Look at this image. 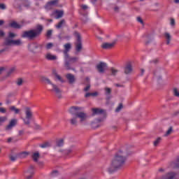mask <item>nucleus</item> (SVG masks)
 <instances>
[{"mask_svg": "<svg viewBox=\"0 0 179 179\" xmlns=\"http://www.w3.org/2000/svg\"><path fill=\"white\" fill-rule=\"evenodd\" d=\"M43 29V25L38 24L36 25V29H30L29 31H23L21 37L22 38H27L30 41H33V40H36L37 37H40V36H41Z\"/></svg>", "mask_w": 179, "mask_h": 179, "instance_id": "f03ea898", "label": "nucleus"}, {"mask_svg": "<svg viewBox=\"0 0 179 179\" xmlns=\"http://www.w3.org/2000/svg\"><path fill=\"white\" fill-rule=\"evenodd\" d=\"M52 177H55V176H58V172H57V171H54L52 173Z\"/></svg>", "mask_w": 179, "mask_h": 179, "instance_id": "052dcab7", "label": "nucleus"}, {"mask_svg": "<svg viewBox=\"0 0 179 179\" xmlns=\"http://www.w3.org/2000/svg\"><path fill=\"white\" fill-rule=\"evenodd\" d=\"M34 166L33 165H31L29 168V169L27 171V174H29L28 176H27L26 179H30L31 177H33V174H34Z\"/></svg>", "mask_w": 179, "mask_h": 179, "instance_id": "6ab92c4d", "label": "nucleus"}, {"mask_svg": "<svg viewBox=\"0 0 179 179\" xmlns=\"http://www.w3.org/2000/svg\"><path fill=\"white\" fill-rule=\"evenodd\" d=\"M78 117L75 116L74 117L71 118L70 120V123L71 125H73L74 127L78 126Z\"/></svg>", "mask_w": 179, "mask_h": 179, "instance_id": "bb28decb", "label": "nucleus"}, {"mask_svg": "<svg viewBox=\"0 0 179 179\" xmlns=\"http://www.w3.org/2000/svg\"><path fill=\"white\" fill-rule=\"evenodd\" d=\"M5 36V32L3 30H0V37H3Z\"/></svg>", "mask_w": 179, "mask_h": 179, "instance_id": "680f3d73", "label": "nucleus"}, {"mask_svg": "<svg viewBox=\"0 0 179 179\" xmlns=\"http://www.w3.org/2000/svg\"><path fill=\"white\" fill-rule=\"evenodd\" d=\"M81 8L83 10H86L87 9H89V7L85 4L81 5Z\"/></svg>", "mask_w": 179, "mask_h": 179, "instance_id": "5fc2aeb1", "label": "nucleus"}, {"mask_svg": "<svg viewBox=\"0 0 179 179\" xmlns=\"http://www.w3.org/2000/svg\"><path fill=\"white\" fill-rule=\"evenodd\" d=\"M63 24H65V20H62L57 25H56V27L57 29H61L62 27Z\"/></svg>", "mask_w": 179, "mask_h": 179, "instance_id": "f704fd0d", "label": "nucleus"}, {"mask_svg": "<svg viewBox=\"0 0 179 179\" xmlns=\"http://www.w3.org/2000/svg\"><path fill=\"white\" fill-rule=\"evenodd\" d=\"M25 8L26 9H29L30 1L29 0H22V8Z\"/></svg>", "mask_w": 179, "mask_h": 179, "instance_id": "393cba45", "label": "nucleus"}, {"mask_svg": "<svg viewBox=\"0 0 179 179\" xmlns=\"http://www.w3.org/2000/svg\"><path fill=\"white\" fill-rule=\"evenodd\" d=\"M17 124V119H12L9 124L6 127V131H12V128L13 127H16Z\"/></svg>", "mask_w": 179, "mask_h": 179, "instance_id": "4468645a", "label": "nucleus"}, {"mask_svg": "<svg viewBox=\"0 0 179 179\" xmlns=\"http://www.w3.org/2000/svg\"><path fill=\"white\" fill-rule=\"evenodd\" d=\"M52 47H54V44L52 43H49L46 45V50H51Z\"/></svg>", "mask_w": 179, "mask_h": 179, "instance_id": "c03bdc74", "label": "nucleus"}, {"mask_svg": "<svg viewBox=\"0 0 179 179\" xmlns=\"http://www.w3.org/2000/svg\"><path fill=\"white\" fill-rule=\"evenodd\" d=\"M161 179H179V174L173 172H169L164 175Z\"/></svg>", "mask_w": 179, "mask_h": 179, "instance_id": "9b49d317", "label": "nucleus"}, {"mask_svg": "<svg viewBox=\"0 0 179 179\" xmlns=\"http://www.w3.org/2000/svg\"><path fill=\"white\" fill-rule=\"evenodd\" d=\"M165 71L164 69L162 67H158L154 71V76L157 79V80H162L163 78V75H164Z\"/></svg>", "mask_w": 179, "mask_h": 179, "instance_id": "1a4fd4ad", "label": "nucleus"}, {"mask_svg": "<svg viewBox=\"0 0 179 179\" xmlns=\"http://www.w3.org/2000/svg\"><path fill=\"white\" fill-rule=\"evenodd\" d=\"M34 48H40V50H43V45H36L34 46Z\"/></svg>", "mask_w": 179, "mask_h": 179, "instance_id": "bf43d9fd", "label": "nucleus"}, {"mask_svg": "<svg viewBox=\"0 0 179 179\" xmlns=\"http://www.w3.org/2000/svg\"><path fill=\"white\" fill-rule=\"evenodd\" d=\"M13 72H15V68L10 69L7 73L6 78H9V76H10Z\"/></svg>", "mask_w": 179, "mask_h": 179, "instance_id": "ea45409f", "label": "nucleus"}, {"mask_svg": "<svg viewBox=\"0 0 179 179\" xmlns=\"http://www.w3.org/2000/svg\"><path fill=\"white\" fill-rule=\"evenodd\" d=\"M85 80H86V82L88 83V85L90 84V78H89V77H87Z\"/></svg>", "mask_w": 179, "mask_h": 179, "instance_id": "338daca9", "label": "nucleus"}, {"mask_svg": "<svg viewBox=\"0 0 179 179\" xmlns=\"http://www.w3.org/2000/svg\"><path fill=\"white\" fill-rule=\"evenodd\" d=\"M170 24L172 27L176 26V20H174V18H171Z\"/></svg>", "mask_w": 179, "mask_h": 179, "instance_id": "09e8293b", "label": "nucleus"}, {"mask_svg": "<svg viewBox=\"0 0 179 179\" xmlns=\"http://www.w3.org/2000/svg\"><path fill=\"white\" fill-rule=\"evenodd\" d=\"M90 96H92V97H97V96H99V92H87L85 94V97H90Z\"/></svg>", "mask_w": 179, "mask_h": 179, "instance_id": "cd10ccee", "label": "nucleus"}, {"mask_svg": "<svg viewBox=\"0 0 179 179\" xmlns=\"http://www.w3.org/2000/svg\"><path fill=\"white\" fill-rule=\"evenodd\" d=\"M172 132H173V127H171L164 134V136H169V135H171Z\"/></svg>", "mask_w": 179, "mask_h": 179, "instance_id": "e433bc0d", "label": "nucleus"}, {"mask_svg": "<svg viewBox=\"0 0 179 179\" xmlns=\"http://www.w3.org/2000/svg\"><path fill=\"white\" fill-rule=\"evenodd\" d=\"M34 129H39V130H41V129H43L41 128V126H40L39 124H35Z\"/></svg>", "mask_w": 179, "mask_h": 179, "instance_id": "603ef678", "label": "nucleus"}, {"mask_svg": "<svg viewBox=\"0 0 179 179\" xmlns=\"http://www.w3.org/2000/svg\"><path fill=\"white\" fill-rule=\"evenodd\" d=\"M45 58L48 59V61H55L57 59V55H54L51 53H48L45 55Z\"/></svg>", "mask_w": 179, "mask_h": 179, "instance_id": "5701e85b", "label": "nucleus"}, {"mask_svg": "<svg viewBox=\"0 0 179 179\" xmlns=\"http://www.w3.org/2000/svg\"><path fill=\"white\" fill-rule=\"evenodd\" d=\"M5 71V67H1L0 68V75Z\"/></svg>", "mask_w": 179, "mask_h": 179, "instance_id": "69168bd1", "label": "nucleus"}, {"mask_svg": "<svg viewBox=\"0 0 179 179\" xmlns=\"http://www.w3.org/2000/svg\"><path fill=\"white\" fill-rule=\"evenodd\" d=\"M66 78L67 79L69 85H73V83L76 82V78H75V76L72 73H67L66 75Z\"/></svg>", "mask_w": 179, "mask_h": 179, "instance_id": "2eb2a0df", "label": "nucleus"}, {"mask_svg": "<svg viewBox=\"0 0 179 179\" xmlns=\"http://www.w3.org/2000/svg\"><path fill=\"white\" fill-rule=\"evenodd\" d=\"M173 95H175L176 97H179V92L178 90H177V88L173 89Z\"/></svg>", "mask_w": 179, "mask_h": 179, "instance_id": "37998d69", "label": "nucleus"}, {"mask_svg": "<svg viewBox=\"0 0 179 179\" xmlns=\"http://www.w3.org/2000/svg\"><path fill=\"white\" fill-rule=\"evenodd\" d=\"M10 111H13L14 114H19L20 113V109L16 108L15 106H11L10 107Z\"/></svg>", "mask_w": 179, "mask_h": 179, "instance_id": "7c9ffc66", "label": "nucleus"}, {"mask_svg": "<svg viewBox=\"0 0 179 179\" xmlns=\"http://www.w3.org/2000/svg\"><path fill=\"white\" fill-rule=\"evenodd\" d=\"M33 118V112L29 107L25 108V118H22L24 125L30 127V120Z\"/></svg>", "mask_w": 179, "mask_h": 179, "instance_id": "0eeeda50", "label": "nucleus"}, {"mask_svg": "<svg viewBox=\"0 0 179 179\" xmlns=\"http://www.w3.org/2000/svg\"><path fill=\"white\" fill-rule=\"evenodd\" d=\"M6 120H8V117L3 116V117H1L0 116V122H5V121H6Z\"/></svg>", "mask_w": 179, "mask_h": 179, "instance_id": "3c124183", "label": "nucleus"}, {"mask_svg": "<svg viewBox=\"0 0 179 179\" xmlns=\"http://www.w3.org/2000/svg\"><path fill=\"white\" fill-rule=\"evenodd\" d=\"M17 157H19L17 156V155H15V156H13V155H10L9 156V159L11 162H16V160L17 159Z\"/></svg>", "mask_w": 179, "mask_h": 179, "instance_id": "4c0bfd02", "label": "nucleus"}, {"mask_svg": "<svg viewBox=\"0 0 179 179\" xmlns=\"http://www.w3.org/2000/svg\"><path fill=\"white\" fill-rule=\"evenodd\" d=\"M17 86H22L23 85V80L22 78H18L17 80Z\"/></svg>", "mask_w": 179, "mask_h": 179, "instance_id": "49530a36", "label": "nucleus"}, {"mask_svg": "<svg viewBox=\"0 0 179 179\" xmlns=\"http://www.w3.org/2000/svg\"><path fill=\"white\" fill-rule=\"evenodd\" d=\"M64 50L63 51V54L64 55V57H66V58H68V55H69V51L71 50V48H72L71 43H66L64 45Z\"/></svg>", "mask_w": 179, "mask_h": 179, "instance_id": "dca6fc26", "label": "nucleus"}, {"mask_svg": "<svg viewBox=\"0 0 179 179\" xmlns=\"http://www.w3.org/2000/svg\"><path fill=\"white\" fill-rule=\"evenodd\" d=\"M114 45H115V41L111 43H104L101 45V48L103 50H110L111 48H113V47H114Z\"/></svg>", "mask_w": 179, "mask_h": 179, "instance_id": "f3484780", "label": "nucleus"}, {"mask_svg": "<svg viewBox=\"0 0 179 179\" xmlns=\"http://www.w3.org/2000/svg\"><path fill=\"white\" fill-rule=\"evenodd\" d=\"M90 90V84H87L85 88H84V92H88Z\"/></svg>", "mask_w": 179, "mask_h": 179, "instance_id": "6e6d98bb", "label": "nucleus"}, {"mask_svg": "<svg viewBox=\"0 0 179 179\" xmlns=\"http://www.w3.org/2000/svg\"><path fill=\"white\" fill-rule=\"evenodd\" d=\"M104 114V110L101 108H93L92 109V115H100Z\"/></svg>", "mask_w": 179, "mask_h": 179, "instance_id": "412c9836", "label": "nucleus"}, {"mask_svg": "<svg viewBox=\"0 0 179 179\" xmlns=\"http://www.w3.org/2000/svg\"><path fill=\"white\" fill-rule=\"evenodd\" d=\"M74 35L77 38L76 42L75 43L76 51L77 52H80L82 51V48H83L82 46V36H80V34H79L78 31H76Z\"/></svg>", "mask_w": 179, "mask_h": 179, "instance_id": "6e6552de", "label": "nucleus"}, {"mask_svg": "<svg viewBox=\"0 0 179 179\" xmlns=\"http://www.w3.org/2000/svg\"><path fill=\"white\" fill-rule=\"evenodd\" d=\"M110 72L112 76H115L118 73V70L114 69L113 67L110 68Z\"/></svg>", "mask_w": 179, "mask_h": 179, "instance_id": "72a5a7b5", "label": "nucleus"}, {"mask_svg": "<svg viewBox=\"0 0 179 179\" xmlns=\"http://www.w3.org/2000/svg\"><path fill=\"white\" fill-rule=\"evenodd\" d=\"M158 62H159V59H155L150 62V64H157Z\"/></svg>", "mask_w": 179, "mask_h": 179, "instance_id": "4d7b16f0", "label": "nucleus"}, {"mask_svg": "<svg viewBox=\"0 0 179 179\" xmlns=\"http://www.w3.org/2000/svg\"><path fill=\"white\" fill-rule=\"evenodd\" d=\"M59 1L58 0H53V1H49V3H50V5H52V6H54L55 5L58 4Z\"/></svg>", "mask_w": 179, "mask_h": 179, "instance_id": "a18cd8bd", "label": "nucleus"}, {"mask_svg": "<svg viewBox=\"0 0 179 179\" xmlns=\"http://www.w3.org/2000/svg\"><path fill=\"white\" fill-rule=\"evenodd\" d=\"M5 21L3 20H0V26H2L3 24H4Z\"/></svg>", "mask_w": 179, "mask_h": 179, "instance_id": "774afa93", "label": "nucleus"}, {"mask_svg": "<svg viewBox=\"0 0 179 179\" xmlns=\"http://www.w3.org/2000/svg\"><path fill=\"white\" fill-rule=\"evenodd\" d=\"M104 90H105V94L106 96V101H107V103H108V101H110V100L112 97L111 96V88L105 87Z\"/></svg>", "mask_w": 179, "mask_h": 179, "instance_id": "a211bd4d", "label": "nucleus"}, {"mask_svg": "<svg viewBox=\"0 0 179 179\" xmlns=\"http://www.w3.org/2000/svg\"><path fill=\"white\" fill-rule=\"evenodd\" d=\"M0 9L1 10H5V9H6V5H5V3H0Z\"/></svg>", "mask_w": 179, "mask_h": 179, "instance_id": "8fccbe9b", "label": "nucleus"}, {"mask_svg": "<svg viewBox=\"0 0 179 179\" xmlns=\"http://www.w3.org/2000/svg\"><path fill=\"white\" fill-rule=\"evenodd\" d=\"M12 141H13V138H10V137L7 139L8 143H10V142H12Z\"/></svg>", "mask_w": 179, "mask_h": 179, "instance_id": "0e129e2a", "label": "nucleus"}, {"mask_svg": "<svg viewBox=\"0 0 179 179\" xmlns=\"http://www.w3.org/2000/svg\"><path fill=\"white\" fill-rule=\"evenodd\" d=\"M114 10H115V12H119V10H120V7H118L117 6H115Z\"/></svg>", "mask_w": 179, "mask_h": 179, "instance_id": "e2e57ef3", "label": "nucleus"}, {"mask_svg": "<svg viewBox=\"0 0 179 179\" xmlns=\"http://www.w3.org/2000/svg\"><path fill=\"white\" fill-rule=\"evenodd\" d=\"M56 13H57L56 19H61V17L64 16V11L62 10H57Z\"/></svg>", "mask_w": 179, "mask_h": 179, "instance_id": "2f4dec72", "label": "nucleus"}, {"mask_svg": "<svg viewBox=\"0 0 179 179\" xmlns=\"http://www.w3.org/2000/svg\"><path fill=\"white\" fill-rule=\"evenodd\" d=\"M164 37L166 38V44H170V41H171V35H170L169 32H166L164 34Z\"/></svg>", "mask_w": 179, "mask_h": 179, "instance_id": "c85d7f7f", "label": "nucleus"}, {"mask_svg": "<svg viewBox=\"0 0 179 179\" xmlns=\"http://www.w3.org/2000/svg\"><path fill=\"white\" fill-rule=\"evenodd\" d=\"M160 142H162V138L158 137L156 141H154V146H159Z\"/></svg>", "mask_w": 179, "mask_h": 179, "instance_id": "c9c22d12", "label": "nucleus"}, {"mask_svg": "<svg viewBox=\"0 0 179 179\" xmlns=\"http://www.w3.org/2000/svg\"><path fill=\"white\" fill-rule=\"evenodd\" d=\"M127 162V157L122 153V151L117 152L114 159L112 160L110 166L108 168V172L109 174L115 173L120 167H122Z\"/></svg>", "mask_w": 179, "mask_h": 179, "instance_id": "f257e3e1", "label": "nucleus"}, {"mask_svg": "<svg viewBox=\"0 0 179 179\" xmlns=\"http://www.w3.org/2000/svg\"><path fill=\"white\" fill-rule=\"evenodd\" d=\"M52 74L54 75V76H55L56 79L59 80V82H61V83H65L64 78H62V77H61V76H59L58 73H57V70H52Z\"/></svg>", "mask_w": 179, "mask_h": 179, "instance_id": "aec40b11", "label": "nucleus"}, {"mask_svg": "<svg viewBox=\"0 0 179 179\" xmlns=\"http://www.w3.org/2000/svg\"><path fill=\"white\" fill-rule=\"evenodd\" d=\"M45 9H47L48 10H50V9H52V6L51 5V3L50 1L47 3L45 6Z\"/></svg>", "mask_w": 179, "mask_h": 179, "instance_id": "79ce46f5", "label": "nucleus"}, {"mask_svg": "<svg viewBox=\"0 0 179 179\" xmlns=\"http://www.w3.org/2000/svg\"><path fill=\"white\" fill-rule=\"evenodd\" d=\"M137 22H138L141 24H143V20H142V18L141 17H137Z\"/></svg>", "mask_w": 179, "mask_h": 179, "instance_id": "864d4df0", "label": "nucleus"}, {"mask_svg": "<svg viewBox=\"0 0 179 179\" xmlns=\"http://www.w3.org/2000/svg\"><path fill=\"white\" fill-rule=\"evenodd\" d=\"M69 113L71 114V115H75V117L80 118V122L86 121V119L87 118V114L83 112V108L82 107L71 106L69 109Z\"/></svg>", "mask_w": 179, "mask_h": 179, "instance_id": "7ed1b4c3", "label": "nucleus"}, {"mask_svg": "<svg viewBox=\"0 0 179 179\" xmlns=\"http://www.w3.org/2000/svg\"><path fill=\"white\" fill-rule=\"evenodd\" d=\"M29 155H30V153L29 152H22L17 154V157L20 159H26V157H27V156H29Z\"/></svg>", "mask_w": 179, "mask_h": 179, "instance_id": "b1692460", "label": "nucleus"}, {"mask_svg": "<svg viewBox=\"0 0 179 179\" xmlns=\"http://www.w3.org/2000/svg\"><path fill=\"white\" fill-rule=\"evenodd\" d=\"M39 146L40 148H42V149H45L47 148H50L51 146V143H50V142H45L41 144Z\"/></svg>", "mask_w": 179, "mask_h": 179, "instance_id": "c756f323", "label": "nucleus"}, {"mask_svg": "<svg viewBox=\"0 0 179 179\" xmlns=\"http://www.w3.org/2000/svg\"><path fill=\"white\" fill-rule=\"evenodd\" d=\"M123 107L124 106H122V103H120L119 106L116 108L115 112L116 113H120L121 111V110H122Z\"/></svg>", "mask_w": 179, "mask_h": 179, "instance_id": "a19ab883", "label": "nucleus"}, {"mask_svg": "<svg viewBox=\"0 0 179 179\" xmlns=\"http://www.w3.org/2000/svg\"><path fill=\"white\" fill-rule=\"evenodd\" d=\"M56 145H57V146H58V148H61V147L64 146V139L58 140L56 142Z\"/></svg>", "mask_w": 179, "mask_h": 179, "instance_id": "473e14b6", "label": "nucleus"}, {"mask_svg": "<svg viewBox=\"0 0 179 179\" xmlns=\"http://www.w3.org/2000/svg\"><path fill=\"white\" fill-rule=\"evenodd\" d=\"M51 36H52V29H49L46 33V37L47 38H50Z\"/></svg>", "mask_w": 179, "mask_h": 179, "instance_id": "58836bf2", "label": "nucleus"}, {"mask_svg": "<svg viewBox=\"0 0 179 179\" xmlns=\"http://www.w3.org/2000/svg\"><path fill=\"white\" fill-rule=\"evenodd\" d=\"M124 75H131L134 71V69L132 68V64L130 62H127L123 69Z\"/></svg>", "mask_w": 179, "mask_h": 179, "instance_id": "9d476101", "label": "nucleus"}, {"mask_svg": "<svg viewBox=\"0 0 179 179\" xmlns=\"http://www.w3.org/2000/svg\"><path fill=\"white\" fill-rule=\"evenodd\" d=\"M0 113L5 114V113H6V109H5V108H0Z\"/></svg>", "mask_w": 179, "mask_h": 179, "instance_id": "13d9d810", "label": "nucleus"}, {"mask_svg": "<svg viewBox=\"0 0 179 179\" xmlns=\"http://www.w3.org/2000/svg\"><path fill=\"white\" fill-rule=\"evenodd\" d=\"M6 51H9V48L6 47V48L0 50V55H1V54H3V52H5Z\"/></svg>", "mask_w": 179, "mask_h": 179, "instance_id": "de8ad7c7", "label": "nucleus"}, {"mask_svg": "<svg viewBox=\"0 0 179 179\" xmlns=\"http://www.w3.org/2000/svg\"><path fill=\"white\" fill-rule=\"evenodd\" d=\"M32 159L34 162H38V159H40V152H36L32 155Z\"/></svg>", "mask_w": 179, "mask_h": 179, "instance_id": "a878e982", "label": "nucleus"}, {"mask_svg": "<svg viewBox=\"0 0 179 179\" xmlns=\"http://www.w3.org/2000/svg\"><path fill=\"white\" fill-rule=\"evenodd\" d=\"M79 61V57H71L68 55V57L64 56V68L67 71H75V69L72 67V64L78 62Z\"/></svg>", "mask_w": 179, "mask_h": 179, "instance_id": "423d86ee", "label": "nucleus"}, {"mask_svg": "<svg viewBox=\"0 0 179 179\" xmlns=\"http://www.w3.org/2000/svg\"><path fill=\"white\" fill-rule=\"evenodd\" d=\"M13 7L15 8V9H18L20 12H22V10H23V7H22V0H15L13 2Z\"/></svg>", "mask_w": 179, "mask_h": 179, "instance_id": "ddd939ff", "label": "nucleus"}, {"mask_svg": "<svg viewBox=\"0 0 179 179\" xmlns=\"http://www.w3.org/2000/svg\"><path fill=\"white\" fill-rule=\"evenodd\" d=\"M41 80L42 82H44L45 83H47L48 85H51L52 88L51 90V92H54V93H55L57 97H58V99H62V90H60L59 87H58V85L53 84L52 83H51V80L50 79H48V78L47 77H44L42 76L41 78Z\"/></svg>", "mask_w": 179, "mask_h": 179, "instance_id": "39448f33", "label": "nucleus"}, {"mask_svg": "<svg viewBox=\"0 0 179 179\" xmlns=\"http://www.w3.org/2000/svg\"><path fill=\"white\" fill-rule=\"evenodd\" d=\"M17 34L13 32H9L8 37L4 41V45L10 47L12 45L20 46L23 45V42L20 39L13 40L15 37H17Z\"/></svg>", "mask_w": 179, "mask_h": 179, "instance_id": "20e7f679", "label": "nucleus"}, {"mask_svg": "<svg viewBox=\"0 0 179 179\" xmlns=\"http://www.w3.org/2000/svg\"><path fill=\"white\" fill-rule=\"evenodd\" d=\"M96 68L99 73H104L106 72V68H107V64L101 62L96 66Z\"/></svg>", "mask_w": 179, "mask_h": 179, "instance_id": "f8f14e48", "label": "nucleus"}, {"mask_svg": "<svg viewBox=\"0 0 179 179\" xmlns=\"http://www.w3.org/2000/svg\"><path fill=\"white\" fill-rule=\"evenodd\" d=\"M9 27H11L12 29H22V25L16 22V21H12L9 24Z\"/></svg>", "mask_w": 179, "mask_h": 179, "instance_id": "4be33fe9", "label": "nucleus"}]
</instances>
